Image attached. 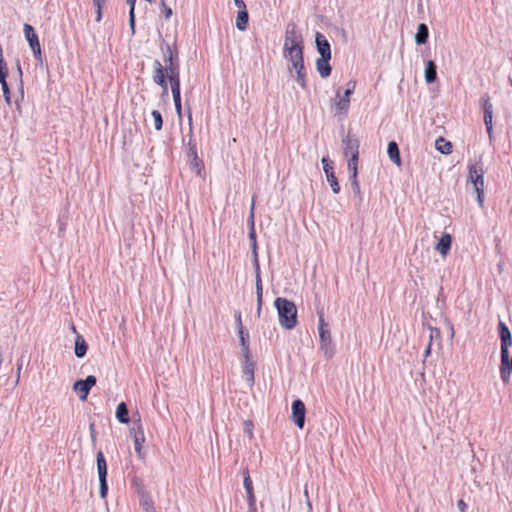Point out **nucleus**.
I'll list each match as a JSON object with an SVG mask.
<instances>
[{
	"label": "nucleus",
	"instance_id": "nucleus-6",
	"mask_svg": "<svg viewBox=\"0 0 512 512\" xmlns=\"http://www.w3.org/2000/svg\"><path fill=\"white\" fill-rule=\"evenodd\" d=\"M318 331L321 342V350L324 351L325 356L332 357L334 354V346L332 343V337L329 329L327 328V324L325 323L324 316L321 314L318 320Z\"/></svg>",
	"mask_w": 512,
	"mask_h": 512
},
{
	"label": "nucleus",
	"instance_id": "nucleus-42",
	"mask_svg": "<svg viewBox=\"0 0 512 512\" xmlns=\"http://www.w3.org/2000/svg\"><path fill=\"white\" fill-rule=\"evenodd\" d=\"M161 6L163 8L165 18L169 19L172 16V9L165 4L164 0L161 2Z\"/></svg>",
	"mask_w": 512,
	"mask_h": 512
},
{
	"label": "nucleus",
	"instance_id": "nucleus-18",
	"mask_svg": "<svg viewBox=\"0 0 512 512\" xmlns=\"http://www.w3.org/2000/svg\"><path fill=\"white\" fill-rule=\"evenodd\" d=\"M388 156L390 160L396 164L397 166H401V158L398 145L395 141H391L388 143L387 149Z\"/></svg>",
	"mask_w": 512,
	"mask_h": 512
},
{
	"label": "nucleus",
	"instance_id": "nucleus-37",
	"mask_svg": "<svg viewBox=\"0 0 512 512\" xmlns=\"http://www.w3.org/2000/svg\"><path fill=\"white\" fill-rule=\"evenodd\" d=\"M355 87H356V82L350 81L348 83V88L346 89V91L344 92V95L342 97L350 102V96L353 94Z\"/></svg>",
	"mask_w": 512,
	"mask_h": 512
},
{
	"label": "nucleus",
	"instance_id": "nucleus-48",
	"mask_svg": "<svg viewBox=\"0 0 512 512\" xmlns=\"http://www.w3.org/2000/svg\"><path fill=\"white\" fill-rule=\"evenodd\" d=\"M246 426H247V430H248L249 435L252 437V429H253L252 422L251 421H247L246 422Z\"/></svg>",
	"mask_w": 512,
	"mask_h": 512
},
{
	"label": "nucleus",
	"instance_id": "nucleus-24",
	"mask_svg": "<svg viewBox=\"0 0 512 512\" xmlns=\"http://www.w3.org/2000/svg\"><path fill=\"white\" fill-rule=\"evenodd\" d=\"M249 15L247 9L239 10L236 18V27L240 31H244L247 28Z\"/></svg>",
	"mask_w": 512,
	"mask_h": 512
},
{
	"label": "nucleus",
	"instance_id": "nucleus-35",
	"mask_svg": "<svg viewBox=\"0 0 512 512\" xmlns=\"http://www.w3.org/2000/svg\"><path fill=\"white\" fill-rule=\"evenodd\" d=\"M3 91V96L8 104L11 103V95H10V89L7 83V80L0 81Z\"/></svg>",
	"mask_w": 512,
	"mask_h": 512
},
{
	"label": "nucleus",
	"instance_id": "nucleus-41",
	"mask_svg": "<svg viewBox=\"0 0 512 512\" xmlns=\"http://www.w3.org/2000/svg\"><path fill=\"white\" fill-rule=\"evenodd\" d=\"M94 5L97 8V16L96 21L100 22L102 19V6H103V0H93Z\"/></svg>",
	"mask_w": 512,
	"mask_h": 512
},
{
	"label": "nucleus",
	"instance_id": "nucleus-10",
	"mask_svg": "<svg viewBox=\"0 0 512 512\" xmlns=\"http://www.w3.org/2000/svg\"><path fill=\"white\" fill-rule=\"evenodd\" d=\"M344 155L346 157L359 155V140L356 136L348 133L342 140Z\"/></svg>",
	"mask_w": 512,
	"mask_h": 512
},
{
	"label": "nucleus",
	"instance_id": "nucleus-8",
	"mask_svg": "<svg viewBox=\"0 0 512 512\" xmlns=\"http://www.w3.org/2000/svg\"><path fill=\"white\" fill-rule=\"evenodd\" d=\"M23 31L25 38L34 54V57L39 62H42V50L38 39V35L36 34L34 28L30 24H24Z\"/></svg>",
	"mask_w": 512,
	"mask_h": 512
},
{
	"label": "nucleus",
	"instance_id": "nucleus-19",
	"mask_svg": "<svg viewBox=\"0 0 512 512\" xmlns=\"http://www.w3.org/2000/svg\"><path fill=\"white\" fill-rule=\"evenodd\" d=\"M238 326H239V337L241 341V346L245 352L246 357L249 355V335L248 333H245L244 328L242 326L241 316L239 315L238 319Z\"/></svg>",
	"mask_w": 512,
	"mask_h": 512
},
{
	"label": "nucleus",
	"instance_id": "nucleus-11",
	"mask_svg": "<svg viewBox=\"0 0 512 512\" xmlns=\"http://www.w3.org/2000/svg\"><path fill=\"white\" fill-rule=\"evenodd\" d=\"M483 109H484V123L487 129V133L491 138L493 135V104L490 101L489 96L483 98Z\"/></svg>",
	"mask_w": 512,
	"mask_h": 512
},
{
	"label": "nucleus",
	"instance_id": "nucleus-31",
	"mask_svg": "<svg viewBox=\"0 0 512 512\" xmlns=\"http://www.w3.org/2000/svg\"><path fill=\"white\" fill-rule=\"evenodd\" d=\"M498 331H499V335H500V340L501 339H510L512 337L509 328L502 321H500L498 323Z\"/></svg>",
	"mask_w": 512,
	"mask_h": 512
},
{
	"label": "nucleus",
	"instance_id": "nucleus-32",
	"mask_svg": "<svg viewBox=\"0 0 512 512\" xmlns=\"http://www.w3.org/2000/svg\"><path fill=\"white\" fill-rule=\"evenodd\" d=\"M243 475H244L243 484H244V488L246 490V493L254 492L253 482L251 480V477H250L248 469L244 470Z\"/></svg>",
	"mask_w": 512,
	"mask_h": 512
},
{
	"label": "nucleus",
	"instance_id": "nucleus-4",
	"mask_svg": "<svg viewBox=\"0 0 512 512\" xmlns=\"http://www.w3.org/2000/svg\"><path fill=\"white\" fill-rule=\"evenodd\" d=\"M484 168L481 161L476 162L468 166V180L473 184L475 192L477 194V201L480 207L484 205Z\"/></svg>",
	"mask_w": 512,
	"mask_h": 512
},
{
	"label": "nucleus",
	"instance_id": "nucleus-49",
	"mask_svg": "<svg viewBox=\"0 0 512 512\" xmlns=\"http://www.w3.org/2000/svg\"><path fill=\"white\" fill-rule=\"evenodd\" d=\"M128 5L130 6V10L129 11H135V2L136 0H126Z\"/></svg>",
	"mask_w": 512,
	"mask_h": 512
},
{
	"label": "nucleus",
	"instance_id": "nucleus-16",
	"mask_svg": "<svg viewBox=\"0 0 512 512\" xmlns=\"http://www.w3.org/2000/svg\"><path fill=\"white\" fill-rule=\"evenodd\" d=\"M255 268H256V295H257V306H258L257 310H258V313H260L261 305H262V298H263V285H262V280H261V276H260L259 262L255 263Z\"/></svg>",
	"mask_w": 512,
	"mask_h": 512
},
{
	"label": "nucleus",
	"instance_id": "nucleus-43",
	"mask_svg": "<svg viewBox=\"0 0 512 512\" xmlns=\"http://www.w3.org/2000/svg\"><path fill=\"white\" fill-rule=\"evenodd\" d=\"M86 386L90 389L96 384V377L93 375H89L85 380H82Z\"/></svg>",
	"mask_w": 512,
	"mask_h": 512
},
{
	"label": "nucleus",
	"instance_id": "nucleus-22",
	"mask_svg": "<svg viewBox=\"0 0 512 512\" xmlns=\"http://www.w3.org/2000/svg\"><path fill=\"white\" fill-rule=\"evenodd\" d=\"M436 78H437L436 65H435L434 61L429 60V61H427L426 68H425V80L427 83H432L436 80Z\"/></svg>",
	"mask_w": 512,
	"mask_h": 512
},
{
	"label": "nucleus",
	"instance_id": "nucleus-9",
	"mask_svg": "<svg viewBox=\"0 0 512 512\" xmlns=\"http://www.w3.org/2000/svg\"><path fill=\"white\" fill-rule=\"evenodd\" d=\"M306 408L302 400L297 399L292 403V421L294 424L302 429L305 424Z\"/></svg>",
	"mask_w": 512,
	"mask_h": 512
},
{
	"label": "nucleus",
	"instance_id": "nucleus-15",
	"mask_svg": "<svg viewBox=\"0 0 512 512\" xmlns=\"http://www.w3.org/2000/svg\"><path fill=\"white\" fill-rule=\"evenodd\" d=\"M452 245V237L448 233H444L437 244L435 245V250L439 252L443 257L447 256Z\"/></svg>",
	"mask_w": 512,
	"mask_h": 512
},
{
	"label": "nucleus",
	"instance_id": "nucleus-46",
	"mask_svg": "<svg viewBox=\"0 0 512 512\" xmlns=\"http://www.w3.org/2000/svg\"><path fill=\"white\" fill-rule=\"evenodd\" d=\"M457 506H458V509L461 511V512H465L466 509H467V504L464 502V500L460 499L457 503Z\"/></svg>",
	"mask_w": 512,
	"mask_h": 512
},
{
	"label": "nucleus",
	"instance_id": "nucleus-39",
	"mask_svg": "<svg viewBox=\"0 0 512 512\" xmlns=\"http://www.w3.org/2000/svg\"><path fill=\"white\" fill-rule=\"evenodd\" d=\"M244 374L248 376V381L251 384H253V382H254V369H253V364L252 363H250V364L245 366Z\"/></svg>",
	"mask_w": 512,
	"mask_h": 512
},
{
	"label": "nucleus",
	"instance_id": "nucleus-20",
	"mask_svg": "<svg viewBox=\"0 0 512 512\" xmlns=\"http://www.w3.org/2000/svg\"><path fill=\"white\" fill-rule=\"evenodd\" d=\"M73 389L82 401L87 400L88 394L91 390L82 380L76 381L73 385Z\"/></svg>",
	"mask_w": 512,
	"mask_h": 512
},
{
	"label": "nucleus",
	"instance_id": "nucleus-34",
	"mask_svg": "<svg viewBox=\"0 0 512 512\" xmlns=\"http://www.w3.org/2000/svg\"><path fill=\"white\" fill-rule=\"evenodd\" d=\"M151 116L153 118L154 127L156 130H161L163 126V119L161 113L158 110H153L151 112Z\"/></svg>",
	"mask_w": 512,
	"mask_h": 512
},
{
	"label": "nucleus",
	"instance_id": "nucleus-33",
	"mask_svg": "<svg viewBox=\"0 0 512 512\" xmlns=\"http://www.w3.org/2000/svg\"><path fill=\"white\" fill-rule=\"evenodd\" d=\"M327 177V181L329 182L331 188H332V191L335 193V194H338L340 192V185L337 181V178L335 176V173H330L329 175L326 176Z\"/></svg>",
	"mask_w": 512,
	"mask_h": 512
},
{
	"label": "nucleus",
	"instance_id": "nucleus-45",
	"mask_svg": "<svg viewBox=\"0 0 512 512\" xmlns=\"http://www.w3.org/2000/svg\"><path fill=\"white\" fill-rule=\"evenodd\" d=\"M350 180H351V185L353 187L354 190L356 191H359L360 190V187H359V183H358V180H357V177H353V174L350 175Z\"/></svg>",
	"mask_w": 512,
	"mask_h": 512
},
{
	"label": "nucleus",
	"instance_id": "nucleus-21",
	"mask_svg": "<svg viewBox=\"0 0 512 512\" xmlns=\"http://www.w3.org/2000/svg\"><path fill=\"white\" fill-rule=\"evenodd\" d=\"M435 147L442 154L449 155L452 153V143L450 141L445 140L443 137H439L435 141Z\"/></svg>",
	"mask_w": 512,
	"mask_h": 512
},
{
	"label": "nucleus",
	"instance_id": "nucleus-28",
	"mask_svg": "<svg viewBox=\"0 0 512 512\" xmlns=\"http://www.w3.org/2000/svg\"><path fill=\"white\" fill-rule=\"evenodd\" d=\"M291 69H294L297 73V82L300 84L302 88H306V72L304 63H301V68L298 66H292Z\"/></svg>",
	"mask_w": 512,
	"mask_h": 512
},
{
	"label": "nucleus",
	"instance_id": "nucleus-30",
	"mask_svg": "<svg viewBox=\"0 0 512 512\" xmlns=\"http://www.w3.org/2000/svg\"><path fill=\"white\" fill-rule=\"evenodd\" d=\"M348 171L351 174H353V177H357V167H358V159H359V155H356L355 157L354 156H350L348 157Z\"/></svg>",
	"mask_w": 512,
	"mask_h": 512
},
{
	"label": "nucleus",
	"instance_id": "nucleus-50",
	"mask_svg": "<svg viewBox=\"0 0 512 512\" xmlns=\"http://www.w3.org/2000/svg\"><path fill=\"white\" fill-rule=\"evenodd\" d=\"M431 343H432V338L430 339V342L425 350V357H428L430 355V352H431Z\"/></svg>",
	"mask_w": 512,
	"mask_h": 512
},
{
	"label": "nucleus",
	"instance_id": "nucleus-1",
	"mask_svg": "<svg viewBox=\"0 0 512 512\" xmlns=\"http://www.w3.org/2000/svg\"><path fill=\"white\" fill-rule=\"evenodd\" d=\"M160 49L163 54L162 64L159 60L153 62V81L162 89V95H168V81L171 85L172 96L175 104V109L178 114H181V95H180V64L178 52L176 49L162 41Z\"/></svg>",
	"mask_w": 512,
	"mask_h": 512
},
{
	"label": "nucleus",
	"instance_id": "nucleus-36",
	"mask_svg": "<svg viewBox=\"0 0 512 512\" xmlns=\"http://www.w3.org/2000/svg\"><path fill=\"white\" fill-rule=\"evenodd\" d=\"M322 164L326 176L334 172L333 164L327 157L322 158Z\"/></svg>",
	"mask_w": 512,
	"mask_h": 512
},
{
	"label": "nucleus",
	"instance_id": "nucleus-51",
	"mask_svg": "<svg viewBox=\"0 0 512 512\" xmlns=\"http://www.w3.org/2000/svg\"><path fill=\"white\" fill-rule=\"evenodd\" d=\"M17 69H18L20 81L22 82V69H21V65L19 62L17 63Z\"/></svg>",
	"mask_w": 512,
	"mask_h": 512
},
{
	"label": "nucleus",
	"instance_id": "nucleus-2",
	"mask_svg": "<svg viewBox=\"0 0 512 512\" xmlns=\"http://www.w3.org/2000/svg\"><path fill=\"white\" fill-rule=\"evenodd\" d=\"M283 56L291 62V67L298 66L301 68V63H304L303 38L294 23H290L286 27Z\"/></svg>",
	"mask_w": 512,
	"mask_h": 512
},
{
	"label": "nucleus",
	"instance_id": "nucleus-23",
	"mask_svg": "<svg viewBox=\"0 0 512 512\" xmlns=\"http://www.w3.org/2000/svg\"><path fill=\"white\" fill-rule=\"evenodd\" d=\"M116 417L120 423H123V424L129 423L130 419L128 416V408L124 402H121L120 404H118V406L116 408Z\"/></svg>",
	"mask_w": 512,
	"mask_h": 512
},
{
	"label": "nucleus",
	"instance_id": "nucleus-13",
	"mask_svg": "<svg viewBox=\"0 0 512 512\" xmlns=\"http://www.w3.org/2000/svg\"><path fill=\"white\" fill-rule=\"evenodd\" d=\"M316 46H317V50L320 53L321 57H326V59H331L330 44L327 41L326 37L319 32L316 34Z\"/></svg>",
	"mask_w": 512,
	"mask_h": 512
},
{
	"label": "nucleus",
	"instance_id": "nucleus-44",
	"mask_svg": "<svg viewBox=\"0 0 512 512\" xmlns=\"http://www.w3.org/2000/svg\"><path fill=\"white\" fill-rule=\"evenodd\" d=\"M129 24L131 29H135V11H129Z\"/></svg>",
	"mask_w": 512,
	"mask_h": 512
},
{
	"label": "nucleus",
	"instance_id": "nucleus-27",
	"mask_svg": "<svg viewBox=\"0 0 512 512\" xmlns=\"http://www.w3.org/2000/svg\"><path fill=\"white\" fill-rule=\"evenodd\" d=\"M87 352V344L85 340L78 336L75 341V355L79 358H82L85 356Z\"/></svg>",
	"mask_w": 512,
	"mask_h": 512
},
{
	"label": "nucleus",
	"instance_id": "nucleus-40",
	"mask_svg": "<svg viewBox=\"0 0 512 512\" xmlns=\"http://www.w3.org/2000/svg\"><path fill=\"white\" fill-rule=\"evenodd\" d=\"M8 76V69L5 60L0 59V81L6 80Z\"/></svg>",
	"mask_w": 512,
	"mask_h": 512
},
{
	"label": "nucleus",
	"instance_id": "nucleus-5",
	"mask_svg": "<svg viewBox=\"0 0 512 512\" xmlns=\"http://www.w3.org/2000/svg\"><path fill=\"white\" fill-rule=\"evenodd\" d=\"M512 345V337L510 339H501V363L500 376L504 383L510 382L512 372V357L509 356V347Z\"/></svg>",
	"mask_w": 512,
	"mask_h": 512
},
{
	"label": "nucleus",
	"instance_id": "nucleus-29",
	"mask_svg": "<svg viewBox=\"0 0 512 512\" xmlns=\"http://www.w3.org/2000/svg\"><path fill=\"white\" fill-rule=\"evenodd\" d=\"M140 504L145 512H153V510H155L152 498L146 494L142 495Z\"/></svg>",
	"mask_w": 512,
	"mask_h": 512
},
{
	"label": "nucleus",
	"instance_id": "nucleus-52",
	"mask_svg": "<svg viewBox=\"0 0 512 512\" xmlns=\"http://www.w3.org/2000/svg\"><path fill=\"white\" fill-rule=\"evenodd\" d=\"M153 512H156V510H153Z\"/></svg>",
	"mask_w": 512,
	"mask_h": 512
},
{
	"label": "nucleus",
	"instance_id": "nucleus-47",
	"mask_svg": "<svg viewBox=\"0 0 512 512\" xmlns=\"http://www.w3.org/2000/svg\"><path fill=\"white\" fill-rule=\"evenodd\" d=\"M234 3L239 8V10L247 9L243 0H234Z\"/></svg>",
	"mask_w": 512,
	"mask_h": 512
},
{
	"label": "nucleus",
	"instance_id": "nucleus-12",
	"mask_svg": "<svg viewBox=\"0 0 512 512\" xmlns=\"http://www.w3.org/2000/svg\"><path fill=\"white\" fill-rule=\"evenodd\" d=\"M255 198L256 196H253L252 198V203H251V208H250V216H249V219H250V222H251V226H252V229L251 231L249 232V238L252 242V249H253V254H254V262H258V254H257V241H256V233H255V230H254V209H255Z\"/></svg>",
	"mask_w": 512,
	"mask_h": 512
},
{
	"label": "nucleus",
	"instance_id": "nucleus-14",
	"mask_svg": "<svg viewBox=\"0 0 512 512\" xmlns=\"http://www.w3.org/2000/svg\"><path fill=\"white\" fill-rule=\"evenodd\" d=\"M134 448L137 456L140 459H143L145 457V454L143 452V445L145 443V435L144 431L141 425H139L137 431L134 433Z\"/></svg>",
	"mask_w": 512,
	"mask_h": 512
},
{
	"label": "nucleus",
	"instance_id": "nucleus-7",
	"mask_svg": "<svg viewBox=\"0 0 512 512\" xmlns=\"http://www.w3.org/2000/svg\"><path fill=\"white\" fill-rule=\"evenodd\" d=\"M97 461V471L100 482V497L105 499L108 494V484H107V462L105 456L102 451H98L96 456Z\"/></svg>",
	"mask_w": 512,
	"mask_h": 512
},
{
	"label": "nucleus",
	"instance_id": "nucleus-38",
	"mask_svg": "<svg viewBox=\"0 0 512 512\" xmlns=\"http://www.w3.org/2000/svg\"><path fill=\"white\" fill-rule=\"evenodd\" d=\"M247 502L249 509L256 512V497L254 492L247 493Z\"/></svg>",
	"mask_w": 512,
	"mask_h": 512
},
{
	"label": "nucleus",
	"instance_id": "nucleus-26",
	"mask_svg": "<svg viewBox=\"0 0 512 512\" xmlns=\"http://www.w3.org/2000/svg\"><path fill=\"white\" fill-rule=\"evenodd\" d=\"M334 106L337 114L345 115L349 110L350 102L343 97H340L335 101Z\"/></svg>",
	"mask_w": 512,
	"mask_h": 512
},
{
	"label": "nucleus",
	"instance_id": "nucleus-3",
	"mask_svg": "<svg viewBox=\"0 0 512 512\" xmlns=\"http://www.w3.org/2000/svg\"><path fill=\"white\" fill-rule=\"evenodd\" d=\"M274 304L278 312L280 325L288 330L295 328L297 325L296 305L283 297L276 298Z\"/></svg>",
	"mask_w": 512,
	"mask_h": 512
},
{
	"label": "nucleus",
	"instance_id": "nucleus-17",
	"mask_svg": "<svg viewBox=\"0 0 512 512\" xmlns=\"http://www.w3.org/2000/svg\"><path fill=\"white\" fill-rule=\"evenodd\" d=\"M329 60L330 59H326V57H320L316 61L317 71L322 78H327L331 74Z\"/></svg>",
	"mask_w": 512,
	"mask_h": 512
},
{
	"label": "nucleus",
	"instance_id": "nucleus-25",
	"mask_svg": "<svg viewBox=\"0 0 512 512\" xmlns=\"http://www.w3.org/2000/svg\"><path fill=\"white\" fill-rule=\"evenodd\" d=\"M429 36L428 27L426 24L422 23L418 26V30L415 36V41L417 44H425L427 42Z\"/></svg>",
	"mask_w": 512,
	"mask_h": 512
}]
</instances>
